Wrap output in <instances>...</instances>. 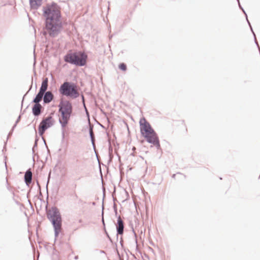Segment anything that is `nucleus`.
<instances>
[{"label": "nucleus", "mask_w": 260, "mask_h": 260, "mask_svg": "<svg viewBox=\"0 0 260 260\" xmlns=\"http://www.w3.org/2000/svg\"><path fill=\"white\" fill-rule=\"evenodd\" d=\"M42 16L44 18V35L51 38L56 37L63 28L61 7L56 3L52 2L43 7Z\"/></svg>", "instance_id": "1"}, {"label": "nucleus", "mask_w": 260, "mask_h": 260, "mask_svg": "<svg viewBox=\"0 0 260 260\" xmlns=\"http://www.w3.org/2000/svg\"><path fill=\"white\" fill-rule=\"evenodd\" d=\"M140 133L145 141L154 146L157 150H161L158 136L152 128L150 123L144 117L141 118L139 121Z\"/></svg>", "instance_id": "2"}, {"label": "nucleus", "mask_w": 260, "mask_h": 260, "mask_svg": "<svg viewBox=\"0 0 260 260\" xmlns=\"http://www.w3.org/2000/svg\"><path fill=\"white\" fill-rule=\"evenodd\" d=\"M45 208L47 218L51 222L53 228L55 241L61 231L62 222L61 215L59 209L55 206H52L48 211H47V205Z\"/></svg>", "instance_id": "3"}, {"label": "nucleus", "mask_w": 260, "mask_h": 260, "mask_svg": "<svg viewBox=\"0 0 260 260\" xmlns=\"http://www.w3.org/2000/svg\"><path fill=\"white\" fill-rule=\"evenodd\" d=\"M87 59V54L81 50H70L63 56V60L66 62L79 67L86 66Z\"/></svg>", "instance_id": "4"}, {"label": "nucleus", "mask_w": 260, "mask_h": 260, "mask_svg": "<svg viewBox=\"0 0 260 260\" xmlns=\"http://www.w3.org/2000/svg\"><path fill=\"white\" fill-rule=\"evenodd\" d=\"M58 92L60 95L66 96L72 99H76L80 95L77 91L76 83L67 80L60 85L58 88Z\"/></svg>", "instance_id": "5"}, {"label": "nucleus", "mask_w": 260, "mask_h": 260, "mask_svg": "<svg viewBox=\"0 0 260 260\" xmlns=\"http://www.w3.org/2000/svg\"><path fill=\"white\" fill-rule=\"evenodd\" d=\"M53 115L54 113L52 112L50 113L47 117L42 119L38 126L39 135L40 136L42 137L48 153L49 152V149L47 146L45 139L43 137V135L47 129L49 128L54 124L55 121L53 118Z\"/></svg>", "instance_id": "6"}, {"label": "nucleus", "mask_w": 260, "mask_h": 260, "mask_svg": "<svg viewBox=\"0 0 260 260\" xmlns=\"http://www.w3.org/2000/svg\"><path fill=\"white\" fill-rule=\"evenodd\" d=\"M59 114H73V107L72 103L66 100H61L58 105Z\"/></svg>", "instance_id": "7"}, {"label": "nucleus", "mask_w": 260, "mask_h": 260, "mask_svg": "<svg viewBox=\"0 0 260 260\" xmlns=\"http://www.w3.org/2000/svg\"><path fill=\"white\" fill-rule=\"evenodd\" d=\"M73 114H60V118L58 122L61 126V143H63L65 139V134L66 133L65 127L69 122L71 116Z\"/></svg>", "instance_id": "8"}, {"label": "nucleus", "mask_w": 260, "mask_h": 260, "mask_svg": "<svg viewBox=\"0 0 260 260\" xmlns=\"http://www.w3.org/2000/svg\"><path fill=\"white\" fill-rule=\"evenodd\" d=\"M31 107L32 114L35 117H38L43 113L44 108L40 103H34Z\"/></svg>", "instance_id": "9"}, {"label": "nucleus", "mask_w": 260, "mask_h": 260, "mask_svg": "<svg viewBox=\"0 0 260 260\" xmlns=\"http://www.w3.org/2000/svg\"><path fill=\"white\" fill-rule=\"evenodd\" d=\"M54 99V94L50 91H47L43 93V105L48 104Z\"/></svg>", "instance_id": "10"}, {"label": "nucleus", "mask_w": 260, "mask_h": 260, "mask_svg": "<svg viewBox=\"0 0 260 260\" xmlns=\"http://www.w3.org/2000/svg\"><path fill=\"white\" fill-rule=\"evenodd\" d=\"M24 181L26 186H29L32 182V172L30 169H27L24 175Z\"/></svg>", "instance_id": "11"}, {"label": "nucleus", "mask_w": 260, "mask_h": 260, "mask_svg": "<svg viewBox=\"0 0 260 260\" xmlns=\"http://www.w3.org/2000/svg\"><path fill=\"white\" fill-rule=\"evenodd\" d=\"M43 0H29L30 8L37 10L42 4Z\"/></svg>", "instance_id": "12"}, {"label": "nucleus", "mask_w": 260, "mask_h": 260, "mask_svg": "<svg viewBox=\"0 0 260 260\" xmlns=\"http://www.w3.org/2000/svg\"><path fill=\"white\" fill-rule=\"evenodd\" d=\"M48 86V78L47 77L44 78L41 83V87L39 88V91L41 92L47 91V89Z\"/></svg>", "instance_id": "13"}, {"label": "nucleus", "mask_w": 260, "mask_h": 260, "mask_svg": "<svg viewBox=\"0 0 260 260\" xmlns=\"http://www.w3.org/2000/svg\"><path fill=\"white\" fill-rule=\"evenodd\" d=\"M43 92L39 90L38 92L34 98L31 103H40L42 99H43Z\"/></svg>", "instance_id": "14"}, {"label": "nucleus", "mask_w": 260, "mask_h": 260, "mask_svg": "<svg viewBox=\"0 0 260 260\" xmlns=\"http://www.w3.org/2000/svg\"><path fill=\"white\" fill-rule=\"evenodd\" d=\"M124 223L121 219L120 216L117 217V222L116 223V230L124 229Z\"/></svg>", "instance_id": "15"}, {"label": "nucleus", "mask_w": 260, "mask_h": 260, "mask_svg": "<svg viewBox=\"0 0 260 260\" xmlns=\"http://www.w3.org/2000/svg\"><path fill=\"white\" fill-rule=\"evenodd\" d=\"M32 84H33V78L32 77L31 85L29 86L28 91L23 95V96L22 97V101H21V110L22 109V108L23 107V102H24L25 96L29 93V92L31 90V89L32 88Z\"/></svg>", "instance_id": "16"}, {"label": "nucleus", "mask_w": 260, "mask_h": 260, "mask_svg": "<svg viewBox=\"0 0 260 260\" xmlns=\"http://www.w3.org/2000/svg\"><path fill=\"white\" fill-rule=\"evenodd\" d=\"M118 69L123 72H126L127 70V65L124 62H120L118 64Z\"/></svg>", "instance_id": "17"}, {"label": "nucleus", "mask_w": 260, "mask_h": 260, "mask_svg": "<svg viewBox=\"0 0 260 260\" xmlns=\"http://www.w3.org/2000/svg\"><path fill=\"white\" fill-rule=\"evenodd\" d=\"M132 231L134 235L135 238V244H136V250L140 254H141V251L139 250H138V240H137V235L134 229V228L132 227Z\"/></svg>", "instance_id": "18"}, {"label": "nucleus", "mask_w": 260, "mask_h": 260, "mask_svg": "<svg viewBox=\"0 0 260 260\" xmlns=\"http://www.w3.org/2000/svg\"><path fill=\"white\" fill-rule=\"evenodd\" d=\"M6 187L7 189L12 194L13 196H15L14 188L9 184L7 179L6 180Z\"/></svg>", "instance_id": "19"}, {"label": "nucleus", "mask_w": 260, "mask_h": 260, "mask_svg": "<svg viewBox=\"0 0 260 260\" xmlns=\"http://www.w3.org/2000/svg\"><path fill=\"white\" fill-rule=\"evenodd\" d=\"M103 230H104V232L105 233V234L106 235V237H107V238L108 239V240H109V241L112 243V244H114L116 246V247H117V244L116 243H113V240L111 238V237L110 236L109 233H108L107 230H106V228H104L103 229Z\"/></svg>", "instance_id": "20"}, {"label": "nucleus", "mask_w": 260, "mask_h": 260, "mask_svg": "<svg viewBox=\"0 0 260 260\" xmlns=\"http://www.w3.org/2000/svg\"><path fill=\"white\" fill-rule=\"evenodd\" d=\"M81 96L82 102L83 106L84 107L85 111L86 112V114H87V116L89 117V113L88 112V110L87 109V108L86 107V106H85L84 96V95L83 94H81Z\"/></svg>", "instance_id": "21"}, {"label": "nucleus", "mask_w": 260, "mask_h": 260, "mask_svg": "<svg viewBox=\"0 0 260 260\" xmlns=\"http://www.w3.org/2000/svg\"><path fill=\"white\" fill-rule=\"evenodd\" d=\"M87 128H88V132H89V133L93 132V124H91L90 123V121L89 119H88V126H87Z\"/></svg>", "instance_id": "22"}, {"label": "nucleus", "mask_w": 260, "mask_h": 260, "mask_svg": "<svg viewBox=\"0 0 260 260\" xmlns=\"http://www.w3.org/2000/svg\"><path fill=\"white\" fill-rule=\"evenodd\" d=\"M124 234V229L116 230V240L118 239V235H123Z\"/></svg>", "instance_id": "23"}, {"label": "nucleus", "mask_w": 260, "mask_h": 260, "mask_svg": "<svg viewBox=\"0 0 260 260\" xmlns=\"http://www.w3.org/2000/svg\"><path fill=\"white\" fill-rule=\"evenodd\" d=\"M103 210H104V204H103V205H102V218L101 221L102 222L103 229H104V228H106V224H105V222L104 218L103 217V214H104V211Z\"/></svg>", "instance_id": "24"}, {"label": "nucleus", "mask_w": 260, "mask_h": 260, "mask_svg": "<svg viewBox=\"0 0 260 260\" xmlns=\"http://www.w3.org/2000/svg\"><path fill=\"white\" fill-rule=\"evenodd\" d=\"M38 143L37 142H35L33 147L32 148V154H34L36 150H37Z\"/></svg>", "instance_id": "25"}, {"label": "nucleus", "mask_w": 260, "mask_h": 260, "mask_svg": "<svg viewBox=\"0 0 260 260\" xmlns=\"http://www.w3.org/2000/svg\"><path fill=\"white\" fill-rule=\"evenodd\" d=\"M28 106H29V105H28V106L26 107V108H25V109L23 111V112L22 113H21V114L19 115V116L17 117V118L16 120V121H15V123H18L20 121V119H21V115H22V114L24 113V112L25 111V110H26V109L28 107Z\"/></svg>", "instance_id": "26"}, {"label": "nucleus", "mask_w": 260, "mask_h": 260, "mask_svg": "<svg viewBox=\"0 0 260 260\" xmlns=\"http://www.w3.org/2000/svg\"><path fill=\"white\" fill-rule=\"evenodd\" d=\"M239 7V9L240 10H242V11L243 12V13H244V15H245V17H247V13L246 12V11H245V10L244 9V8L242 7V6H241V4H239V5L238 6Z\"/></svg>", "instance_id": "27"}, {"label": "nucleus", "mask_w": 260, "mask_h": 260, "mask_svg": "<svg viewBox=\"0 0 260 260\" xmlns=\"http://www.w3.org/2000/svg\"><path fill=\"white\" fill-rule=\"evenodd\" d=\"M13 132L14 131H11V129L10 131L9 132L8 136H7V141H6V142H5V145H6L7 142L8 140L9 139V138L12 136Z\"/></svg>", "instance_id": "28"}, {"label": "nucleus", "mask_w": 260, "mask_h": 260, "mask_svg": "<svg viewBox=\"0 0 260 260\" xmlns=\"http://www.w3.org/2000/svg\"><path fill=\"white\" fill-rule=\"evenodd\" d=\"M90 139L92 145L93 146V149H94V150L95 151V144H94L95 137L94 138H92V139Z\"/></svg>", "instance_id": "29"}, {"label": "nucleus", "mask_w": 260, "mask_h": 260, "mask_svg": "<svg viewBox=\"0 0 260 260\" xmlns=\"http://www.w3.org/2000/svg\"><path fill=\"white\" fill-rule=\"evenodd\" d=\"M108 150H109V154H110V153H112V152H113V148L111 147V143H110V142H109V148H108Z\"/></svg>", "instance_id": "30"}, {"label": "nucleus", "mask_w": 260, "mask_h": 260, "mask_svg": "<svg viewBox=\"0 0 260 260\" xmlns=\"http://www.w3.org/2000/svg\"><path fill=\"white\" fill-rule=\"evenodd\" d=\"M253 38H254V43H255V44H256V46H257V47L258 48V50H259V49H260V47H259V46L258 45V43L257 40H256V37H253Z\"/></svg>", "instance_id": "31"}, {"label": "nucleus", "mask_w": 260, "mask_h": 260, "mask_svg": "<svg viewBox=\"0 0 260 260\" xmlns=\"http://www.w3.org/2000/svg\"><path fill=\"white\" fill-rule=\"evenodd\" d=\"M249 27H250V30H251V31L252 32V35L253 36V37H256L255 34V32L253 31V28H252V26H250Z\"/></svg>", "instance_id": "32"}, {"label": "nucleus", "mask_w": 260, "mask_h": 260, "mask_svg": "<svg viewBox=\"0 0 260 260\" xmlns=\"http://www.w3.org/2000/svg\"><path fill=\"white\" fill-rule=\"evenodd\" d=\"M15 196H13V200L15 202V203L17 205H20V202L15 199Z\"/></svg>", "instance_id": "33"}, {"label": "nucleus", "mask_w": 260, "mask_h": 260, "mask_svg": "<svg viewBox=\"0 0 260 260\" xmlns=\"http://www.w3.org/2000/svg\"><path fill=\"white\" fill-rule=\"evenodd\" d=\"M89 135L90 139H92V138L95 137L93 132L89 133Z\"/></svg>", "instance_id": "34"}, {"label": "nucleus", "mask_w": 260, "mask_h": 260, "mask_svg": "<svg viewBox=\"0 0 260 260\" xmlns=\"http://www.w3.org/2000/svg\"><path fill=\"white\" fill-rule=\"evenodd\" d=\"M245 18H246V21H247L249 26L250 27V26H251V24L250 21L248 20V16L247 15V17H245Z\"/></svg>", "instance_id": "35"}, {"label": "nucleus", "mask_w": 260, "mask_h": 260, "mask_svg": "<svg viewBox=\"0 0 260 260\" xmlns=\"http://www.w3.org/2000/svg\"><path fill=\"white\" fill-rule=\"evenodd\" d=\"M17 125V123L15 122V123L14 124V125H13V126L11 128V131H14V129L16 127Z\"/></svg>", "instance_id": "36"}, {"label": "nucleus", "mask_w": 260, "mask_h": 260, "mask_svg": "<svg viewBox=\"0 0 260 260\" xmlns=\"http://www.w3.org/2000/svg\"><path fill=\"white\" fill-rule=\"evenodd\" d=\"M113 210L114 212H117V208L115 204L113 205Z\"/></svg>", "instance_id": "37"}, {"label": "nucleus", "mask_w": 260, "mask_h": 260, "mask_svg": "<svg viewBox=\"0 0 260 260\" xmlns=\"http://www.w3.org/2000/svg\"><path fill=\"white\" fill-rule=\"evenodd\" d=\"M39 138L36 135L35 137V142H37L38 143V141H39Z\"/></svg>", "instance_id": "38"}, {"label": "nucleus", "mask_w": 260, "mask_h": 260, "mask_svg": "<svg viewBox=\"0 0 260 260\" xmlns=\"http://www.w3.org/2000/svg\"><path fill=\"white\" fill-rule=\"evenodd\" d=\"M120 245L122 246V244H123V239L122 238V237H121L120 238Z\"/></svg>", "instance_id": "39"}, {"label": "nucleus", "mask_w": 260, "mask_h": 260, "mask_svg": "<svg viewBox=\"0 0 260 260\" xmlns=\"http://www.w3.org/2000/svg\"><path fill=\"white\" fill-rule=\"evenodd\" d=\"M6 156H5V167H6V170L7 171V164H6Z\"/></svg>", "instance_id": "40"}, {"label": "nucleus", "mask_w": 260, "mask_h": 260, "mask_svg": "<svg viewBox=\"0 0 260 260\" xmlns=\"http://www.w3.org/2000/svg\"><path fill=\"white\" fill-rule=\"evenodd\" d=\"M74 258L75 260H77V259H79V256H78V255H75V256H74Z\"/></svg>", "instance_id": "41"}, {"label": "nucleus", "mask_w": 260, "mask_h": 260, "mask_svg": "<svg viewBox=\"0 0 260 260\" xmlns=\"http://www.w3.org/2000/svg\"><path fill=\"white\" fill-rule=\"evenodd\" d=\"M114 213H115V216H116V217L117 218V217H118V216H119V215H118V211H117V212H114Z\"/></svg>", "instance_id": "42"}, {"label": "nucleus", "mask_w": 260, "mask_h": 260, "mask_svg": "<svg viewBox=\"0 0 260 260\" xmlns=\"http://www.w3.org/2000/svg\"><path fill=\"white\" fill-rule=\"evenodd\" d=\"M176 175V174H173L172 175V177L173 178H175Z\"/></svg>", "instance_id": "43"}, {"label": "nucleus", "mask_w": 260, "mask_h": 260, "mask_svg": "<svg viewBox=\"0 0 260 260\" xmlns=\"http://www.w3.org/2000/svg\"><path fill=\"white\" fill-rule=\"evenodd\" d=\"M6 146H4L3 150H2V151L4 152V151H6Z\"/></svg>", "instance_id": "44"}, {"label": "nucleus", "mask_w": 260, "mask_h": 260, "mask_svg": "<svg viewBox=\"0 0 260 260\" xmlns=\"http://www.w3.org/2000/svg\"><path fill=\"white\" fill-rule=\"evenodd\" d=\"M144 255H145V257H147L148 259L149 258V256L148 255V254L145 253Z\"/></svg>", "instance_id": "45"}, {"label": "nucleus", "mask_w": 260, "mask_h": 260, "mask_svg": "<svg viewBox=\"0 0 260 260\" xmlns=\"http://www.w3.org/2000/svg\"><path fill=\"white\" fill-rule=\"evenodd\" d=\"M149 243H150V244L151 245H152V246H154V243H153V242L150 241V242H149Z\"/></svg>", "instance_id": "46"}, {"label": "nucleus", "mask_w": 260, "mask_h": 260, "mask_svg": "<svg viewBox=\"0 0 260 260\" xmlns=\"http://www.w3.org/2000/svg\"><path fill=\"white\" fill-rule=\"evenodd\" d=\"M35 90H36L37 89V83L36 82L35 83Z\"/></svg>", "instance_id": "47"}, {"label": "nucleus", "mask_w": 260, "mask_h": 260, "mask_svg": "<svg viewBox=\"0 0 260 260\" xmlns=\"http://www.w3.org/2000/svg\"><path fill=\"white\" fill-rule=\"evenodd\" d=\"M100 253H105V251H104V250H100Z\"/></svg>", "instance_id": "48"}, {"label": "nucleus", "mask_w": 260, "mask_h": 260, "mask_svg": "<svg viewBox=\"0 0 260 260\" xmlns=\"http://www.w3.org/2000/svg\"><path fill=\"white\" fill-rule=\"evenodd\" d=\"M130 155L134 156H135V153H134V152H132V153H131V154H130Z\"/></svg>", "instance_id": "49"}, {"label": "nucleus", "mask_w": 260, "mask_h": 260, "mask_svg": "<svg viewBox=\"0 0 260 260\" xmlns=\"http://www.w3.org/2000/svg\"><path fill=\"white\" fill-rule=\"evenodd\" d=\"M132 150H133V151H135L136 150V147H133V148H132Z\"/></svg>", "instance_id": "50"}, {"label": "nucleus", "mask_w": 260, "mask_h": 260, "mask_svg": "<svg viewBox=\"0 0 260 260\" xmlns=\"http://www.w3.org/2000/svg\"><path fill=\"white\" fill-rule=\"evenodd\" d=\"M92 205L93 206H95V205H96V203H95V202H92Z\"/></svg>", "instance_id": "51"}, {"label": "nucleus", "mask_w": 260, "mask_h": 260, "mask_svg": "<svg viewBox=\"0 0 260 260\" xmlns=\"http://www.w3.org/2000/svg\"><path fill=\"white\" fill-rule=\"evenodd\" d=\"M75 197L76 198V199H77L78 198L76 193H75Z\"/></svg>", "instance_id": "52"}, {"label": "nucleus", "mask_w": 260, "mask_h": 260, "mask_svg": "<svg viewBox=\"0 0 260 260\" xmlns=\"http://www.w3.org/2000/svg\"><path fill=\"white\" fill-rule=\"evenodd\" d=\"M238 4V6L239 5V4H240V0H236Z\"/></svg>", "instance_id": "53"}, {"label": "nucleus", "mask_w": 260, "mask_h": 260, "mask_svg": "<svg viewBox=\"0 0 260 260\" xmlns=\"http://www.w3.org/2000/svg\"><path fill=\"white\" fill-rule=\"evenodd\" d=\"M71 250H72L71 254H74V251L72 249H71Z\"/></svg>", "instance_id": "54"}, {"label": "nucleus", "mask_w": 260, "mask_h": 260, "mask_svg": "<svg viewBox=\"0 0 260 260\" xmlns=\"http://www.w3.org/2000/svg\"><path fill=\"white\" fill-rule=\"evenodd\" d=\"M34 75L36 76V71L35 70L34 71Z\"/></svg>", "instance_id": "55"}, {"label": "nucleus", "mask_w": 260, "mask_h": 260, "mask_svg": "<svg viewBox=\"0 0 260 260\" xmlns=\"http://www.w3.org/2000/svg\"><path fill=\"white\" fill-rule=\"evenodd\" d=\"M125 192H126V194H127V197H129V194H128V192L125 190Z\"/></svg>", "instance_id": "56"}, {"label": "nucleus", "mask_w": 260, "mask_h": 260, "mask_svg": "<svg viewBox=\"0 0 260 260\" xmlns=\"http://www.w3.org/2000/svg\"><path fill=\"white\" fill-rule=\"evenodd\" d=\"M82 202V200L81 199H79V203H81Z\"/></svg>", "instance_id": "57"}, {"label": "nucleus", "mask_w": 260, "mask_h": 260, "mask_svg": "<svg viewBox=\"0 0 260 260\" xmlns=\"http://www.w3.org/2000/svg\"><path fill=\"white\" fill-rule=\"evenodd\" d=\"M40 201H41V202H43L45 203V201L42 199H40Z\"/></svg>", "instance_id": "58"}, {"label": "nucleus", "mask_w": 260, "mask_h": 260, "mask_svg": "<svg viewBox=\"0 0 260 260\" xmlns=\"http://www.w3.org/2000/svg\"><path fill=\"white\" fill-rule=\"evenodd\" d=\"M125 124H126V125L127 127L128 128V124H127V123H126V122H125Z\"/></svg>", "instance_id": "59"}, {"label": "nucleus", "mask_w": 260, "mask_h": 260, "mask_svg": "<svg viewBox=\"0 0 260 260\" xmlns=\"http://www.w3.org/2000/svg\"><path fill=\"white\" fill-rule=\"evenodd\" d=\"M37 185L39 186V183L38 181H37Z\"/></svg>", "instance_id": "60"}, {"label": "nucleus", "mask_w": 260, "mask_h": 260, "mask_svg": "<svg viewBox=\"0 0 260 260\" xmlns=\"http://www.w3.org/2000/svg\"><path fill=\"white\" fill-rule=\"evenodd\" d=\"M67 245H68V246H69V247H71V246H70L68 243H67Z\"/></svg>", "instance_id": "61"}, {"label": "nucleus", "mask_w": 260, "mask_h": 260, "mask_svg": "<svg viewBox=\"0 0 260 260\" xmlns=\"http://www.w3.org/2000/svg\"><path fill=\"white\" fill-rule=\"evenodd\" d=\"M27 198H28V193H27Z\"/></svg>", "instance_id": "62"}, {"label": "nucleus", "mask_w": 260, "mask_h": 260, "mask_svg": "<svg viewBox=\"0 0 260 260\" xmlns=\"http://www.w3.org/2000/svg\"><path fill=\"white\" fill-rule=\"evenodd\" d=\"M32 159H33V160H34V155H33V156H32Z\"/></svg>", "instance_id": "63"}, {"label": "nucleus", "mask_w": 260, "mask_h": 260, "mask_svg": "<svg viewBox=\"0 0 260 260\" xmlns=\"http://www.w3.org/2000/svg\"><path fill=\"white\" fill-rule=\"evenodd\" d=\"M259 178H260V174H259V177H258V179H259Z\"/></svg>", "instance_id": "64"}]
</instances>
